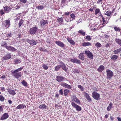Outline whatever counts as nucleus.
<instances>
[{
    "label": "nucleus",
    "mask_w": 121,
    "mask_h": 121,
    "mask_svg": "<svg viewBox=\"0 0 121 121\" xmlns=\"http://www.w3.org/2000/svg\"><path fill=\"white\" fill-rule=\"evenodd\" d=\"M23 68V67H21L13 71L12 74V76L17 79L20 77L22 75L23 73L19 71L22 70Z\"/></svg>",
    "instance_id": "1"
},
{
    "label": "nucleus",
    "mask_w": 121,
    "mask_h": 121,
    "mask_svg": "<svg viewBox=\"0 0 121 121\" xmlns=\"http://www.w3.org/2000/svg\"><path fill=\"white\" fill-rule=\"evenodd\" d=\"M26 41L29 43L30 45L34 46L36 45L37 43H39L40 41L39 40H38L37 41V40L27 39Z\"/></svg>",
    "instance_id": "2"
},
{
    "label": "nucleus",
    "mask_w": 121,
    "mask_h": 121,
    "mask_svg": "<svg viewBox=\"0 0 121 121\" xmlns=\"http://www.w3.org/2000/svg\"><path fill=\"white\" fill-rule=\"evenodd\" d=\"M85 53L87 56V57L91 59H93V55L92 53L89 50H86L85 52Z\"/></svg>",
    "instance_id": "3"
},
{
    "label": "nucleus",
    "mask_w": 121,
    "mask_h": 121,
    "mask_svg": "<svg viewBox=\"0 0 121 121\" xmlns=\"http://www.w3.org/2000/svg\"><path fill=\"white\" fill-rule=\"evenodd\" d=\"M92 97L95 99L97 100H99L100 97V95L95 92H93L92 93Z\"/></svg>",
    "instance_id": "4"
},
{
    "label": "nucleus",
    "mask_w": 121,
    "mask_h": 121,
    "mask_svg": "<svg viewBox=\"0 0 121 121\" xmlns=\"http://www.w3.org/2000/svg\"><path fill=\"white\" fill-rule=\"evenodd\" d=\"M38 29V28L36 27H32L30 29L29 32L31 35H34L35 34L37 31Z\"/></svg>",
    "instance_id": "5"
},
{
    "label": "nucleus",
    "mask_w": 121,
    "mask_h": 121,
    "mask_svg": "<svg viewBox=\"0 0 121 121\" xmlns=\"http://www.w3.org/2000/svg\"><path fill=\"white\" fill-rule=\"evenodd\" d=\"M107 78H110L113 75V72L110 70H106Z\"/></svg>",
    "instance_id": "6"
},
{
    "label": "nucleus",
    "mask_w": 121,
    "mask_h": 121,
    "mask_svg": "<svg viewBox=\"0 0 121 121\" xmlns=\"http://www.w3.org/2000/svg\"><path fill=\"white\" fill-rule=\"evenodd\" d=\"M72 105L76 109L77 111H80L81 110V108L79 105L76 104L74 102H72L71 103Z\"/></svg>",
    "instance_id": "7"
},
{
    "label": "nucleus",
    "mask_w": 121,
    "mask_h": 121,
    "mask_svg": "<svg viewBox=\"0 0 121 121\" xmlns=\"http://www.w3.org/2000/svg\"><path fill=\"white\" fill-rule=\"evenodd\" d=\"M3 25L7 28L9 27L10 25V22L9 20H7L3 22Z\"/></svg>",
    "instance_id": "8"
},
{
    "label": "nucleus",
    "mask_w": 121,
    "mask_h": 121,
    "mask_svg": "<svg viewBox=\"0 0 121 121\" xmlns=\"http://www.w3.org/2000/svg\"><path fill=\"white\" fill-rule=\"evenodd\" d=\"M60 85L65 88L68 89H71L72 87L71 85H69L67 84L64 82H61L60 83Z\"/></svg>",
    "instance_id": "9"
},
{
    "label": "nucleus",
    "mask_w": 121,
    "mask_h": 121,
    "mask_svg": "<svg viewBox=\"0 0 121 121\" xmlns=\"http://www.w3.org/2000/svg\"><path fill=\"white\" fill-rule=\"evenodd\" d=\"M56 80L58 82H62L64 80H65L66 78L64 77L57 76L56 77Z\"/></svg>",
    "instance_id": "10"
},
{
    "label": "nucleus",
    "mask_w": 121,
    "mask_h": 121,
    "mask_svg": "<svg viewBox=\"0 0 121 121\" xmlns=\"http://www.w3.org/2000/svg\"><path fill=\"white\" fill-rule=\"evenodd\" d=\"M11 55L9 53H7L2 57L3 60H4L10 59L11 57Z\"/></svg>",
    "instance_id": "11"
},
{
    "label": "nucleus",
    "mask_w": 121,
    "mask_h": 121,
    "mask_svg": "<svg viewBox=\"0 0 121 121\" xmlns=\"http://www.w3.org/2000/svg\"><path fill=\"white\" fill-rule=\"evenodd\" d=\"M60 63L61 64V67L62 69L64 70L66 72H67V68L66 66L65 63L62 61L60 62Z\"/></svg>",
    "instance_id": "12"
},
{
    "label": "nucleus",
    "mask_w": 121,
    "mask_h": 121,
    "mask_svg": "<svg viewBox=\"0 0 121 121\" xmlns=\"http://www.w3.org/2000/svg\"><path fill=\"white\" fill-rule=\"evenodd\" d=\"M70 61L71 62L75 63L80 64L81 63V61L80 60L76 58H74V59H71L70 60Z\"/></svg>",
    "instance_id": "13"
},
{
    "label": "nucleus",
    "mask_w": 121,
    "mask_h": 121,
    "mask_svg": "<svg viewBox=\"0 0 121 121\" xmlns=\"http://www.w3.org/2000/svg\"><path fill=\"white\" fill-rule=\"evenodd\" d=\"M6 49L12 52H15L17 50L15 48L10 46H8Z\"/></svg>",
    "instance_id": "14"
},
{
    "label": "nucleus",
    "mask_w": 121,
    "mask_h": 121,
    "mask_svg": "<svg viewBox=\"0 0 121 121\" xmlns=\"http://www.w3.org/2000/svg\"><path fill=\"white\" fill-rule=\"evenodd\" d=\"M4 12H6L8 13L11 10V9L9 6H4Z\"/></svg>",
    "instance_id": "15"
},
{
    "label": "nucleus",
    "mask_w": 121,
    "mask_h": 121,
    "mask_svg": "<svg viewBox=\"0 0 121 121\" xmlns=\"http://www.w3.org/2000/svg\"><path fill=\"white\" fill-rule=\"evenodd\" d=\"M9 117V115L8 113H5L1 117L0 120H3Z\"/></svg>",
    "instance_id": "16"
},
{
    "label": "nucleus",
    "mask_w": 121,
    "mask_h": 121,
    "mask_svg": "<svg viewBox=\"0 0 121 121\" xmlns=\"http://www.w3.org/2000/svg\"><path fill=\"white\" fill-rule=\"evenodd\" d=\"M48 21L47 20L42 19L40 21V23L41 26H43L47 25L48 23Z\"/></svg>",
    "instance_id": "17"
},
{
    "label": "nucleus",
    "mask_w": 121,
    "mask_h": 121,
    "mask_svg": "<svg viewBox=\"0 0 121 121\" xmlns=\"http://www.w3.org/2000/svg\"><path fill=\"white\" fill-rule=\"evenodd\" d=\"M84 95L88 102H90L92 101L91 98L87 93L85 92Z\"/></svg>",
    "instance_id": "18"
},
{
    "label": "nucleus",
    "mask_w": 121,
    "mask_h": 121,
    "mask_svg": "<svg viewBox=\"0 0 121 121\" xmlns=\"http://www.w3.org/2000/svg\"><path fill=\"white\" fill-rule=\"evenodd\" d=\"M56 43L58 46H60V47L63 48L64 46V44L62 42L60 41H56L55 42Z\"/></svg>",
    "instance_id": "19"
},
{
    "label": "nucleus",
    "mask_w": 121,
    "mask_h": 121,
    "mask_svg": "<svg viewBox=\"0 0 121 121\" xmlns=\"http://www.w3.org/2000/svg\"><path fill=\"white\" fill-rule=\"evenodd\" d=\"M26 106L24 104H20L18 105L16 108V109H23L24 108H26Z\"/></svg>",
    "instance_id": "20"
},
{
    "label": "nucleus",
    "mask_w": 121,
    "mask_h": 121,
    "mask_svg": "<svg viewBox=\"0 0 121 121\" xmlns=\"http://www.w3.org/2000/svg\"><path fill=\"white\" fill-rule=\"evenodd\" d=\"M7 91L10 94L14 95L16 94V93L14 90H11L10 89H7Z\"/></svg>",
    "instance_id": "21"
},
{
    "label": "nucleus",
    "mask_w": 121,
    "mask_h": 121,
    "mask_svg": "<svg viewBox=\"0 0 121 121\" xmlns=\"http://www.w3.org/2000/svg\"><path fill=\"white\" fill-rule=\"evenodd\" d=\"M21 61V60L20 59L16 58L13 61L14 64H17L20 63Z\"/></svg>",
    "instance_id": "22"
},
{
    "label": "nucleus",
    "mask_w": 121,
    "mask_h": 121,
    "mask_svg": "<svg viewBox=\"0 0 121 121\" xmlns=\"http://www.w3.org/2000/svg\"><path fill=\"white\" fill-rule=\"evenodd\" d=\"M82 46L84 47L91 45V43L87 42H84L83 43H82Z\"/></svg>",
    "instance_id": "23"
},
{
    "label": "nucleus",
    "mask_w": 121,
    "mask_h": 121,
    "mask_svg": "<svg viewBox=\"0 0 121 121\" xmlns=\"http://www.w3.org/2000/svg\"><path fill=\"white\" fill-rule=\"evenodd\" d=\"M104 67L103 65H100L98 69V71L99 72H102L104 69Z\"/></svg>",
    "instance_id": "24"
},
{
    "label": "nucleus",
    "mask_w": 121,
    "mask_h": 121,
    "mask_svg": "<svg viewBox=\"0 0 121 121\" xmlns=\"http://www.w3.org/2000/svg\"><path fill=\"white\" fill-rule=\"evenodd\" d=\"M39 108L41 109H44L46 108L47 106L46 105L43 104L40 105L39 107Z\"/></svg>",
    "instance_id": "25"
},
{
    "label": "nucleus",
    "mask_w": 121,
    "mask_h": 121,
    "mask_svg": "<svg viewBox=\"0 0 121 121\" xmlns=\"http://www.w3.org/2000/svg\"><path fill=\"white\" fill-rule=\"evenodd\" d=\"M116 42L121 47V39L118 38H115Z\"/></svg>",
    "instance_id": "26"
},
{
    "label": "nucleus",
    "mask_w": 121,
    "mask_h": 121,
    "mask_svg": "<svg viewBox=\"0 0 121 121\" xmlns=\"http://www.w3.org/2000/svg\"><path fill=\"white\" fill-rule=\"evenodd\" d=\"M36 8L37 9L39 10H41L43 9L44 8V6L39 5L37 6H36Z\"/></svg>",
    "instance_id": "27"
},
{
    "label": "nucleus",
    "mask_w": 121,
    "mask_h": 121,
    "mask_svg": "<svg viewBox=\"0 0 121 121\" xmlns=\"http://www.w3.org/2000/svg\"><path fill=\"white\" fill-rule=\"evenodd\" d=\"M118 56L115 55H114L111 57V59L112 60H116L118 58Z\"/></svg>",
    "instance_id": "28"
},
{
    "label": "nucleus",
    "mask_w": 121,
    "mask_h": 121,
    "mask_svg": "<svg viewBox=\"0 0 121 121\" xmlns=\"http://www.w3.org/2000/svg\"><path fill=\"white\" fill-rule=\"evenodd\" d=\"M79 58L81 59L82 60H84L85 59V58L84 57V55L82 53H80L78 56Z\"/></svg>",
    "instance_id": "29"
},
{
    "label": "nucleus",
    "mask_w": 121,
    "mask_h": 121,
    "mask_svg": "<svg viewBox=\"0 0 121 121\" xmlns=\"http://www.w3.org/2000/svg\"><path fill=\"white\" fill-rule=\"evenodd\" d=\"M114 54H117L118 53L121 52V48H120L113 51Z\"/></svg>",
    "instance_id": "30"
},
{
    "label": "nucleus",
    "mask_w": 121,
    "mask_h": 121,
    "mask_svg": "<svg viewBox=\"0 0 121 121\" xmlns=\"http://www.w3.org/2000/svg\"><path fill=\"white\" fill-rule=\"evenodd\" d=\"M69 91L67 89H65L64 91V95L65 96H67L68 95V94L69 93Z\"/></svg>",
    "instance_id": "31"
},
{
    "label": "nucleus",
    "mask_w": 121,
    "mask_h": 121,
    "mask_svg": "<svg viewBox=\"0 0 121 121\" xmlns=\"http://www.w3.org/2000/svg\"><path fill=\"white\" fill-rule=\"evenodd\" d=\"M21 83L25 87H27L28 86L27 82L24 80H23L21 82Z\"/></svg>",
    "instance_id": "32"
},
{
    "label": "nucleus",
    "mask_w": 121,
    "mask_h": 121,
    "mask_svg": "<svg viewBox=\"0 0 121 121\" xmlns=\"http://www.w3.org/2000/svg\"><path fill=\"white\" fill-rule=\"evenodd\" d=\"M114 30L116 31H120L121 29L119 27H117V26H116L113 27Z\"/></svg>",
    "instance_id": "33"
},
{
    "label": "nucleus",
    "mask_w": 121,
    "mask_h": 121,
    "mask_svg": "<svg viewBox=\"0 0 121 121\" xmlns=\"http://www.w3.org/2000/svg\"><path fill=\"white\" fill-rule=\"evenodd\" d=\"M112 104L111 103H110L108 106L107 108V110L108 111H109L110 110V109L112 108Z\"/></svg>",
    "instance_id": "34"
},
{
    "label": "nucleus",
    "mask_w": 121,
    "mask_h": 121,
    "mask_svg": "<svg viewBox=\"0 0 121 121\" xmlns=\"http://www.w3.org/2000/svg\"><path fill=\"white\" fill-rule=\"evenodd\" d=\"M78 33L81 34L82 35L84 36L85 35V32L82 30H80L78 31Z\"/></svg>",
    "instance_id": "35"
},
{
    "label": "nucleus",
    "mask_w": 121,
    "mask_h": 121,
    "mask_svg": "<svg viewBox=\"0 0 121 121\" xmlns=\"http://www.w3.org/2000/svg\"><path fill=\"white\" fill-rule=\"evenodd\" d=\"M57 20L58 22L60 23L63 22V18L62 17L60 18L58 17L57 18Z\"/></svg>",
    "instance_id": "36"
},
{
    "label": "nucleus",
    "mask_w": 121,
    "mask_h": 121,
    "mask_svg": "<svg viewBox=\"0 0 121 121\" xmlns=\"http://www.w3.org/2000/svg\"><path fill=\"white\" fill-rule=\"evenodd\" d=\"M111 13V12L110 11H107L106 13H104V14L107 15L108 16H109L110 15Z\"/></svg>",
    "instance_id": "37"
},
{
    "label": "nucleus",
    "mask_w": 121,
    "mask_h": 121,
    "mask_svg": "<svg viewBox=\"0 0 121 121\" xmlns=\"http://www.w3.org/2000/svg\"><path fill=\"white\" fill-rule=\"evenodd\" d=\"M23 21H24L22 20L21 19L19 21V27H20L22 25Z\"/></svg>",
    "instance_id": "38"
},
{
    "label": "nucleus",
    "mask_w": 121,
    "mask_h": 121,
    "mask_svg": "<svg viewBox=\"0 0 121 121\" xmlns=\"http://www.w3.org/2000/svg\"><path fill=\"white\" fill-rule=\"evenodd\" d=\"M95 45L97 48L101 47L102 46L101 44L99 42L96 43Z\"/></svg>",
    "instance_id": "39"
},
{
    "label": "nucleus",
    "mask_w": 121,
    "mask_h": 121,
    "mask_svg": "<svg viewBox=\"0 0 121 121\" xmlns=\"http://www.w3.org/2000/svg\"><path fill=\"white\" fill-rule=\"evenodd\" d=\"M42 67L43 68V69L45 70L47 69L48 68V66L47 65L45 64H43Z\"/></svg>",
    "instance_id": "40"
},
{
    "label": "nucleus",
    "mask_w": 121,
    "mask_h": 121,
    "mask_svg": "<svg viewBox=\"0 0 121 121\" xmlns=\"http://www.w3.org/2000/svg\"><path fill=\"white\" fill-rule=\"evenodd\" d=\"M69 1H68L66 0H61V3L63 5H65V4L67 2V3H68V2H69Z\"/></svg>",
    "instance_id": "41"
},
{
    "label": "nucleus",
    "mask_w": 121,
    "mask_h": 121,
    "mask_svg": "<svg viewBox=\"0 0 121 121\" xmlns=\"http://www.w3.org/2000/svg\"><path fill=\"white\" fill-rule=\"evenodd\" d=\"M2 46L4 47L6 49H7V47H8L7 43L5 42H3L2 43Z\"/></svg>",
    "instance_id": "42"
},
{
    "label": "nucleus",
    "mask_w": 121,
    "mask_h": 121,
    "mask_svg": "<svg viewBox=\"0 0 121 121\" xmlns=\"http://www.w3.org/2000/svg\"><path fill=\"white\" fill-rule=\"evenodd\" d=\"M60 65L56 66L55 67V70L56 71H57L60 68Z\"/></svg>",
    "instance_id": "43"
},
{
    "label": "nucleus",
    "mask_w": 121,
    "mask_h": 121,
    "mask_svg": "<svg viewBox=\"0 0 121 121\" xmlns=\"http://www.w3.org/2000/svg\"><path fill=\"white\" fill-rule=\"evenodd\" d=\"M5 99L4 98L2 95H0V101L1 102H3Z\"/></svg>",
    "instance_id": "44"
},
{
    "label": "nucleus",
    "mask_w": 121,
    "mask_h": 121,
    "mask_svg": "<svg viewBox=\"0 0 121 121\" xmlns=\"http://www.w3.org/2000/svg\"><path fill=\"white\" fill-rule=\"evenodd\" d=\"M100 12V9H97L95 11V14L97 15Z\"/></svg>",
    "instance_id": "45"
},
{
    "label": "nucleus",
    "mask_w": 121,
    "mask_h": 121,
    "mask_svg": "<svg viewBox=\"0 0 121 121\" xmlns=\"http://www.w3.org/2000/svg\"><path fill=\"white\" fill-rule=\"evenodd\" d=\"M86 39L88 41H89L91 39V38L89 35H88L86 36Z\"/></svg>",
    "instance_id": "46"
},
{
    "label": "nucleus",
    "mask_w": 121,
    "mask_h": 121,
    "mask_svg": "<svg viewBox=\"0 0 121 121\" xmlns=\"http://www.w3.org/2000/svg\"><path fill=\"white\" fill-rule=\"evenodd\" d=\"M39 50L45 52L47 51V50L43 48H40Z\"/></svg>",
    "instance_id": "47"
},
{
    "label": "nucleus",
    "mask_w": 121,
    "mask_h": 121,
    "mask_svg": "<svg viewBox=\"0 0 121 121\" xmlns=\"http://www.w3.org/2000/svg\"><path fill=\"white\" fill-rule=\"evenodd\" d=\"M59 93L60 95H62L63 94V90L62 89H61L59 91Z\"/></svg>",
    "instance_id": "48"
},
{
    "label": "nucleus",
    "mask_w": 121,
    "mask_h": 121,
    "mask_svg": "<svg viewBox=\"0 0 121 121\" xmlns=\"http://www.w3.org/2000/svg\"><path fill=\"white\" fill-rule=\"evenodd\" d=\"M78 88H80L82 91H83L84 90V88L81 85H78Z\"/></svg>",
    "instance_id": "49"
},
{
    "label": "nucleus",
    "mask_w": 121,
    "mask_h": 121,
    "mask_svg": "<svg viewBox=\"0 0 121 121\" xmlns=\"http://www.w3.org/2000/svg\"><path fill=\"white\" fill-rule=\"evenodd\" d=\"M102 18L103 20V23L102 24V25H103V26H104V23H105V20L104 19V17H102Z\"/></svg>",
    "instance_id": "50"
},
{
    "label": "nucleus",
    "mask_w": 121,
    "mask_h": 121,
    "mask_svg": "<svg viewBox=\"0 0 121 121\" xmlns=\"http://www.w3.org/2000/svg\"><path fill=\"white\" fill-rule=\"evenodd\" d=\"M70 16L73 19L75 18V15L73 13H72L71 14Z\"/></svg>",
    "instance_id": "51"
},
{
    "label": "nucleus",
    "mask_w": 121,
    "mask_h": 121,
    "mask_svg": "<svg viewBox=\"0 0 121 121\" xmlns=\"http://www.w3.org/2000/svg\"><path fill=\"white\" fill-rule=\"evenodd\" d=\"M75 102L77 104H80V100L78 99H77L76 100H75Z\"/></svg>",
    "instance_id": "52"
},
{
    "label": "nucleus",
    "mask_w": 121,
    "mask_h": 121,
    "mask_svg": "<svg viewBox=\"0 0 121 121\" xmlns=\"http://www.w3.org/2000/svg\"><path fill=\"white\" fill-rule=\"evenodd\" d=\"M74 72L76 73H79L80 72V71L79 70H78L75 69L74 70Z\"/></svg>",
    "instance_id": "53"
},
{
    "label": "nucleus",
    "mask_w": 121,
    "mask_h": 121,
    "mask_svg": "<svg viewBox=\"0 0 121 121\" xmlns=\"http://www.w3.org/2000/svg\"><path fill=\"white\" fill-rule=\"evenodd\" d=\"M12 34L11 33H10L9 34H7L6 35V36L7 37H9L12 36Z\"/></svg>",
    "instance_id": "54"
},
{
    "label": "nucleus",
    "mask_w": 121,
    "mask_h": 121,
    "mask_svg": "<svg viewBox=\"0 0 121 121\" xmlns=\"http://www.w3.org/2000/svg\"><path fill=\"white\" fill-rule=\"evenodd\" d=\"M71 44L73 45L74 44V42L72 39L69 42Z\"/></svg>",
    "instance_id": "55"
},
{
    "label": "nucleus",
    "mask_w": 121,
    "mask_h": 121,
    "mask_svg": "<svg viewBox=\"0 0 121 121\" xmlns=\"http://www.w3.org/2000/svg\"><path fill=\"white\" fill-rule=\"evenodd\" d=\"M78 98L75 96H73V99L74 101H75V100H76Z\"/></svg>",
    "instance_id": "56"
},
{
    "label": "nucleus",
    "mask_w": 121,
    "mask_h": 121,
    "mask_svg": "<svg viewBox=\"0 0 121 121\" xmlns=\"http://www.w3.org/2000/svg\"><path fill=\"white\" fill-rule=\"evenodd\" d=\"M21 5L20 6V5H18V4H17V6H16V7H15V9H18L19 8H20L21 7Z\"/></svg>",
    "instance_id": "57"
},
{
    "label": "nucleus",
    "mask_w": 121,
    "mask_h": 121,
    "mask_svg": "<svg viewBox=\"0 0 121 121\" xmlns=\"http://www.w3.org/2000/svg\"><path fill=\"white\" fill-rule=\"evenodd\" d=\"M103 0H98L97 2V3L98 4H99Z\"/></svg>",
    "instance_id": "58"
},
{
    "label": "nucleus",
    "mask_w": 121,
    "mask_h": 121,
    "mask_svg": "<svg viewBox=\"0 0 121 121\" xmlns=\"http://www.w3.org/2000/svg\"><path fill=\"white\" fill-rule=\"evenodd\" d=\"M1 90L3 92L5 91V89L3 87H2L1 88Z\"/></svg>",
    "instance_id": "59"
},
{
    "label": "nucleus",
    "mask_w": 121,
    "mask_h": 121,
    "mask_svg": "<svg viewBox=\"0 0 121 121\" xmlns=\"http://www.w3.org/2000/svg\"><path fill=\"white\" fill-rule=\"evenodd\" d=\"M0 13L2 15L3 14H4V12L2 10H1L0 11Z\"/></svg>",
    "instance_id": "60"
},
{
    "label": "nucleus",
    "mask_w": 121,
    "mask_h": 121,
    "mask_svg": "<svg viewBox=\"0 0 121 121\" xmlns=\"http://www.w3.org/2000/svg\"><path fill=\"white\" fill-rule=\"evenodd\" d=\"M70 13V12H65V13L64 14L65 15H69V14Z\"/></svg>",
    "instance_id": "61"
},
{
    "label": "nucleus",
    "mask_w": 121,
    "mask_h": 121,
    "mask_svg": "<svg viewBox=\"0 0 121 121\" xmlns=\"http://www.w3.org/2000/svg\"><path fill=\"white\" fill-rule=\"evenodd\" d=\"M3 108L1 106H0V111L2 112L3 111Z\"/></svg>",
    "instance_id": "62"
},
{
    "label": "nucleus",
    "mask_w": 121,
    "mask_h": 121,
    "mask_svg": "<svg viewBox=\"0 0 121 121\" xmlns=\"http://www.w3.org/2000/svg\"><path fill=\"white\" fill-rule=\"evenodd\" d=\"M94 7H93L92 8H91L89 9V10L91 12H92L93 10V9H94Z\"/></svg>",
    "instance_id": "63"
},
{
    "label": "nucleus",
    "mask_w": 121,
    "mask_h": 121,
    "mask_svg": "<svg viewBox=\"0 0 121 121\" xmlns=\"http://www.w3.org/2000/svg\"><path fill=\"white\" fill-rule=\"evenodd\" d=\"M117 119L118 120V121H121V118L119 117H117Z\"/></svg>",
    "instance_id": "64"
}]
</instances>
